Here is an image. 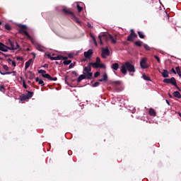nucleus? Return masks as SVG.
Masks as SVG:
<instances>
[{"label": "nucleus", "instance_id": "f257e3e1", "mask_svg": "<svg viewBox=\"0 0 181 181\" xmlns=\"http://www.w3.org/2000/svg\"><path fill=\"white\" fill-rule=\"evenodd\" d=\"M120 71L124 76L127 75V73H135V66L129 62H126L122 64Z\"/></svg>", "mask_w": 181, "mask_h": 181}, {"label": "nucleus", "instance_id": "f03ea898", "mask_svg": "<svg viewBox=\"0 0 181 181\" xmlns=\"http://www.w3.org/2000/svg\"><path fill=\"white\" fill-rule=\"evenodd\" d=\"M62 13H64V15H68V16H69V18L72 21H74V22H76V23H78V25H81V21H80V19H78V18L76 16L74 13L70 11V10L66 8H62Z\"/></svg>", "mask_w": 181, "mask_h": 181}, {"label": "nucleus", "instance_id": "7ed1b4c3", "mask_svg": "<svg viewBox=\"0 0 181 181\" xmlns=\"http://www.w3.org/2000/svg\"><path fill=\"white\" fill-rule=\"evenodd\" d=\"M90 64L93 69H106L105 64L101 63V59L98 57L95 62H90Z\"/></svg>", "mask_w": 181, "mask_h": 181}, {"label": "nucleus", "instance_id": "20e7f679", "mask_svg": "<svg viewBox=\"0 0 181 181\" xmlns=\"http://www.w3.org/2000/svg\"><path fill=\"white\" fill-rule=\"evenodd\" d=\"M83 73L88 80H91V78H93V72L91 71V64H90V62L87 66L83 68Z\"/></svg>", "mask_w": 181, "mask_h": 181}, {"label": "nucleus", "instance_id": "39448f33", "mask_svg": "<svg viewBox=\"0 0 181 181\" xmlns=\"http://www.w3.org/2000/svg\"><path fill=\"white\" fill-rule=\"evenodd\" d=\"M39 74H41L42 77L47 78L49 81H57V77H52L49 74H46V71L40 69L37 71Z\"/></svg>", "mask_w": 181, "mask_h": 181}, {"label": "nucleus", "instance_id": "423d86ee", "mask_svg": "<svg viewBox=\"0 0 181 181\" xmlns=\"http://www.w3.org/2000/svg\"><path fill=\"white\" fill-rule=\"evenodd\" d=\"M27 29H28V27L26 25H21L19 27L18 32H19V33H21V35H24V36H26V37H27V39H28V40H30V39H32V37L28 32Z\"/></svg>", "mask_w": 181, "mask_h": 181}, {"label": "nucleus", "instance_id": "0eeeda50", "mask_svg": "<svg viewBox=\"0 0 181 181\" xmlns=\"http://www.w3.org/2000/svg\"><path fill=\"white\" fill-rule=\"evenodd\" d=\"M163 81V83H165V84H172L173 86H175V88H177L178 91H181V89L177 86V83L176 82V78H175V77H172L170 78H165Z\"/></svg>", "mask_w": 181, "mask_h": 181}, {"label": "nucleus", "instance_id": "6e6552de", "mask_svg": "<svg viewBox=\"0 0 181 181\" xmlns=\"http://www.w3.org/2000/svg\"><path fill=\"white\" fill-rule=\"evenodd\" d=\"M10 50H21V46L16 42L9 41Z\"/></svg>", "mask_w": 181, "mask_h": 181}, {"label": "nucleus", "instance_id": "1a4fd4ad", "mask_svg": "<svg viewBox=\"0 0 181 181\" xmlns=\"http://www.w3.org/2000/svg\"><path fill=\"white\" fill-rule=\"evenodd\" d=\"M107 56H110V49H108V47L102 48L101 57L103 59H107Z\"/></svg>", "mask_w": 181, "mask_h": 181}, {"label": "nucleus", "instance_id": "9d476101", "mask_svg": "<svg viewBox=\"0 0 181 181\" xmlns=\"http://www.w3.org/2000/svg\"><path fill=\"white\" fill-rule=\"evenodd\" d=\"M0 74H2V76H6L8 74H11L13 76H16V71H6L5 69H4V68L3 69L0 68Z\"/></svg>", "mask_w": 181, "mask_h": 181}, {"label": "nucleus", "instance_id": "9b49d317", "mask_svg": "<svg viewBox=\"0 0 181 181\" xmlns=\"http://www.w3.org/2000/svg\"><path fill=\"white\" fill-rule=\"evenodd\" d=\"M140 66L143 69H149V65L146 63V58L141 59L140 61Z\"/></svg>", "mask_w": 181, "mask_h": 181}, {"label": "nucleus", "instance_id": "f8f14e48", "mask_svg": "<svg viewBox=\"0 0 181 181\" xmlns=\"http://www.w3.org/2000/svg\"><path fill=\"white\" fill-rule=\"evenodd\" d=\"M113 86L116 91H122V86H121V81H116L113 82Z\"/></svg>", "mask_w": 181, "mask_h": 181}, {"label": "nucleus", "instance_id": "ddd939ff", "mask_svg": "<svg viewBox=\"0 0 181 181\" xmlns=\"http://www.w3.org/2000/svg\"><path fill=\"white\" fill-rule=\"evenodd\" d=\"M135 37H137V35L135 33V31L134 30H131V33L127 37V42H133V40H134V39H135Z\"/></svg>", "mask_w": 181, "mask_h": 181}, {"label": "nucleus", "instance_id": "4468645a", "mask_svg": "<svg viewBox=\"0 0 181 181\" xmlns=\"http://www.w3.org/2000/svg\"><path fill=\"white\" fill-rule=\"evenodd\" d=\"M99 43L101 45H104V42H107V35L103 34L98 36Z\"/></svg>", "mask_w": 181, "mask_h": 181}, {"label": "nucleus", "instance_id": "2eb2a0df", "mask_svg": "<svg viewBox=\"0 0 181 181\" xmlns=\"http://www.w3.org/2000/svg\"><path fill=\"white\" fill-rule=\"evenodd\" d=\"M83 56L85 59H91V56H93V49H88L87 52H85Z\"/></svg>", "mask_w": 181, "mask_h": 181}, {"label": "nucleus", "instance_id": "dca6fc26", "mask_svg": "<svg viewBox=\"0 0 181 181\" xmlns=\"http://www.w3.org/2000/svg\"><path fill=\"white\" fill-rule=\"evenodd\" d=\"M35 62V58H31L28 61H27L25 64V69L28 70V67H30V65Z\"/></svg>", "mask_w": 181, "mask_h": 181}, {"label": "nucleus", "instance_id": "f3484780", "mask_svg": "<svg viewBox=\"0 0 181 181\" xmlns=\"http://www.w3.org/2000/svg\"><path fill=\"white\" fill-rule=\"evenodd\" d=\"M47 56L50 60H62L61 55H58L57 57H52L50 54H48Z\"/></svg>", "mask_w": 181, "mask_h": 181}, {"label": "nucleus", "instance_id": "a211bd4d", "mask_svg": "<svg viewBox=\"0 0 181 181\" xmlns=\"http://www.w3.org/2000/svg\"><path fill=\"white\" fill-rule=\"evenodd\" d=\"M83 5H84V4H83V2L76 3V8L78 9V13H80V12H81V11H83Z\"/></svg>", "mask_w": 181, "mask_h": 181}, {"label": "nucleus", "instance_id": "6ab92c4d", "mask_svg": "<svg viewBox=\"0 0 181 181\" xmlns=\"http://www.w3.org/2000/svg\"><path fill=\"white\" fill-rule=\"evenodd\" d=\"M0 50L1 52H8V46L5 44L0 42Z\"/></svg>", "mask_w": 181, "mask_h": 181}, {"label": "nucleus", "instance_id": "aec40b11", "mask_svg": "<svg viewBox=\"0 0 181 181\" xmlns=\"http://www.w3.org/2000/svg\"><path fill=\"white\" fill-rule=\"evenodd\" d=\"M148 115H150V117H156V111L151 107L148 110Z\"/></svg>", "mask_w": 181, "mask_h": 181}, {"label": "nucleus", "instance_id": "412c9836", "mask_svg": "<svg viewBox=\"0 0 181 181\" xmlns=\"http://www.w3.org/2000/svg\"><path fill=\"white\" fill-rule=\"evenodd\" d=\"M111 69L114 70L115 71H117L118 69H119V64L118 63H114L111 65Z\"/></svg>", "mask_w": 181, "mask_h": 181}, {"label": "nucleus", "instance_id": "4be33fe9", "mask_svg": "<svg viewBox=\"0 0 181 181\" xmlns=\"http://www.w3.org/2000/svg\"><path fill=\"white\" fill-rule=\"evenodd\" d=\"M86 78H87V76H86L85 74H82L78 76L76 81H77V83H81V81H83V80H86Z\"/></svg>", "mask_w": 181, "mask_h": 181}, {"label": "nucleus", "instance_id": "5701e85b", "mask_svg": "<svg viewBox=\"0 0 181 181\" xmlns=\"http://www.w3.org/2000/svg\"><path fill=\"white\" fill-rule=\"evenodd\" d=\"M109 39L111 40V42L113 45L117 44V37H114L112 35H110Z\"/></svg>", "mask_w": 181, "mask_h": 181}, {"label": "nucleus", "instance_id": "b1692460", "mask_svg": "<svg viewBox=\"0 0 181 181\" xmlns=\"http://www.w3.org/2000/svg\"><path fill=\"white\" fill-rule=\"evenodd\" d=\"M173 97H175V98H178L179 100H180L181 98V94H180V92L176 90V91H174L173 93Z\"/></svg>", "mask_w": 181, "mask_h": 181}, {"label": "nucleus", "instance_id": "393cba45", "mask_svg": "<svg viewBox=\"0 0 181 181\" xmlns=\"http://www.w3.org/2000/svg\"><path fill=\"white\" fill-rule=\"evenodd\" d=\"M161 74L164 78H168V77H169V71L166 69L163 70Z\"/></svg>", "mask_w": 181, "mask_h": 181}, {"label": "nucleus", "instance_id": "a878e982", "mask_svg": "<svg viewBox=\"0 0 181 181\" xmlns=\"http://www.w3.org/2000/svg\"><path fill=\"white\" fill-rule=\"evenodd\" d=\"M35 81L38 83L42 87H44L45 86V82L42 80H40L39 77L35 78Z\"/></svg>", "mask_w": 181, "mask_h": 181}, {"label": "nucleus", "instance_id": "bb28decb", "mask_svg": "<svg viewBox=\"0 0 181 181\" xmlns=\"http://www.w3.org/2000/svg\"><path fill=\"white\" fill-rule=\"evenodd\" d=\"M35 49L39 52H45V49H43V47H42V45H37L35 46Z\"/></svg>", "mask_w": 181, "mask_h": 181}, {"label": "nucleus", "instance_id": "cd10ccee", "mask_svg": "<svg viewBox=\"0 0 181 181\" xmlns=\"http://www.w3.org/2000/svg\"><path fill=\"white\" fill-rule=\"evenodd\" d=\"M175 72L177 74H178L179 77L181 78V71H180V66H176L175 67Z\"/></svg>", "mask_w": 181, "mask_h": 181}, {"label": "nucleus", "instance_id": "c85d7f7f", "mask_svg": "<svg viewBox=\"0 0 181 181\" xmlns=\"http://www.w3.org/2000/svg\"><path fill=\"white\" fill-rule=\"evenodd\" d=\"M143 78L144 80H146V81H152V79H151V77H149L145 74H143Z\"/></svg>", "mask_w": 181, "mask_h": 181}, {"label": "nucleus", "instance_id": "c756f323", "mask_svg": "<svg viewBox=\"0 0 181 181\" xmlns=\"http://www.w3.org/2000/svg\"><path fill=\"white\" fill-rule=\"evenodd\" d=\"M108 80V76H107V74H105L103 76V78L99 79V81L103 82V81H107Z\"/></svg>", "mask_w": 181, "mask_h": 181}, {"label": "nucleus", "instance_id": "7c9ffc66", "mask_svg": "<svg viewBox=\"0 0 181 181\" xmlns=\"http://www.w3.org/2000/svg\"><path fill=\"white\" fill-rule=\"evenodd\" d=\"M28 92L27 94H25L26 96H28V99L32 98L33 97V92H30L29 90H26Z\"/></svg>", "mask_w": 181, "mask_h": 181}, {"label": "nucleus", "instance_id": "2f4dec72", "mask_svg": "<svg viewBox=\"0 0 181 181\" xmlns=\"http://www.w3.org/2000/svg\"><path fill=\"white\" fill-rule=\"evenodd\" d=\"M138 35H139L140 39H145V35L144 34V33L139 31Z\"/></svg>", "mask_w": 181, "mask_h": 181}, {"label": "nucleus", "instance_id": "473e14b6", "mask_svg": "<svg viewBox=\"0 0 181 181\" xmlns=\"http://www.w3.org/2000/svg\"><path fill=\"white\" fill-rule=\"evenodd\" d=\"M26 100H29V98H28L26 95H23L21 98V101H26Z\"/></svg>", "mask_w": 181, "mask_h": 181}, {"label": "nucleus", "instance_id": "72a5a7b5", "mask_svg": "<svg viewBox=\"0 0 181 181\" xmlns=\"http://www.w3.org/2000/svg\"><path fill=\"white\" fill-rule=\"evenodd\" d=\"M4 28L6 30H12V27L9 24H6Z\"/></svg>", "mask_w": 181, "mask_h": 181}, {"label": "nucleus", "instance_id": "f704fd0d", "mask_svg": "<svg viewBox=\"0 0 181 181\" xmlns=\"http://www.w3.org/2000/svg\"><path fill=\"white\" fill-rule=\"evenodd\" d=\"M8 62L9 63H11L12 66H13V67H16V62L11 59H8Z\"/></svg>", "mask_w": 181, "mask_h": 181}, {"label": "nucleus", "instance_id": "c9c22d12", "mask_svg": "<svg viewBox=\"0 0 181 181\" xmlns=\"http://www.w3.org/2000/svg\"><path fill=\"white\" fill-rule=\"evenodd\" d=\"M138 47H142V42L141 41H136L134 43Z\"/></svg>", "mask_w": 181, "mask_h": 181}, {"label": "nucleus", "instance_id": "e433bc0d", "mask_svg": "<svg viewBox=\"0 0 181 181\" xmlns=\"http://www.w3.org/2000/svg\"><path fill=\"white\" fill-rule=\"evenodd\" d=\"M63 63H64V64L65 66H69V64H70L71 63V60L67 59V60L64 61Z\"/></svg>", "mask_w": 181, "mask_h": 181}, {"label": "nucleus", "instance_id": "4c0bfd02", "mask_svg": "<svg viewBox=\"0 0 181 181\" xmlns=\"http://www.w3.org/2000/svg\"><path fill=\"white\" fill-rule=\"evenodd\" d=\"M0 91H1V93H5V86L0 85Z\"/></svg>", "mask_w": 181, "mask_h": 181}, {"label": "nucleus", "instance_id": "58836bf2", "mask_svg": "<svg viewBox=\"0 0 181 181\" xmlns=\"http://www.w3.org/2000/svg\"><path fill=\"white\" fill-rule=\"evenodd\" d=\"M144 49H145L146 50H151V47L148 46V45H146V44H144Z\"/></svg>", "mask_w": 181, "mask_h": 181}, {"label": "nucleus", "instance_id": "ea45409f", "mask_svg": "<svg viewBox=\"0 0 181 181\" xmlns=\"http://www.w3.org/2000/svg\"><path fill=\"white\" fill-rule=\"evenodd\" d=\"M3 69L5 70V71H9V67L6 65H4Z\"/></svg>", "mask_w": 181, "mask_h": 181}, {"label": "nucleus", "instance_id": "a19ab883", "mask_svg": "<svg viewBox=\"0 0 181 181\" xmlns=\"http://www.w3.org/2000/svg\"><path fill=\"white\" fill-rule=\"evenodd\" d=\"M23 87L25 89L28 88V85L26 84V81H25V80L23 81Z\"/></svg>", "mask_w": 181, "mask_h": 181}, {"label": "nucleus", "instance_id": "79ce46f5", "mask_svg": "<svg viewBox=\"0 0 181 181\" xmlns=\"http://www.w3.org/2000/svg\"><path fill=\"white\" fill-rule=\"evenodd\" d=\"M68 57H64L63 55H61V60H64V62H66V60H68Z\"/></svg>", "mask_w": 181, "mask_h": 181}, {"label": "nucleus", "instance_id": "37998d69", "mask_svg": "<svg viewBox=\"0 0 181 181\" xmlns=\"http://www.w3.org/2000/svg\"><path fill=\"white\" fill-rule=\"evenodd\" d=\"M154 58L157 60L158 63H160V58L158 55H154Z\"/></svg>", "mask_w": 181, "mask_h": 181}, {"label": "nucleus", "instance_id": "c03bdc74", "mask_svg": "<svg viewBox=\"0 0 181 181\" xmlns=\"http://www.w3.org/2000/svg\"><path fill=\"white\" fill-rule=\"evenodd\" d=\"M100 76V72L99 71H96L94 73V77L95 78H97V77Z\"/></svg>", "mask_w": 181, "mask_h": 181}, {"label": "nucleus", "instance_id": "a18cd8bd", "mask_svg": "<svg viewBox=\"0 0 181 181\" xmlns=\"http://www.w3.org/2000/svg\"><path fill=\"white\" fill-rule=\"evenodd\" d=\"M100 86V82L96 81L93 83V87H98Z\"/></svg>", "mask_w": 181, "mask_h": 181}, {"label": "nucleus", "instance_id": "49530a36", "mask_svg": "<svg viewBox=\"0 0 181 181\" xmlns=\"http://www.w3.org/2000/svg\"><path fill=\"white\" fill-rule=\"evenodd\" d=\"M16 60L22 62V60H23V57H16Z\"/></svg>", "mask_w": 181, "mask_h": 181}, {"label": "nucleus", "instance_id": "de8ad7c7", "mask_svg": "<svg viewBox=\"0 0 181 181\" xmlns=\"http://www.w3.org/2000/svg\"><path fill=\"white\" fill-rule=\"evenodd\" d=\"M75 63H71L69 64V69H73V67H74Z\"/></svg>", "mask_w": 181, "mask_h": 181}, {"label": "nucleus", "instance_id": "09e8293b", "mask_svg": "<svg viewBox=\"0 0 181 181\" xmlns=\"http://www.w3.org/2000/svg\"><path fill=\"white\" fill-rule=\"evenodd\" d=\"M30 54H31L32 56H33V59H34V60H35V59H36V53H35V52H31Z\"/></svg>", "mask_w": 181, "mask_h": 181}, {"label": "nucleus", "instance_id": "8fccbe9b", "mask_svg": "<svg viewBox=\"0 0 181 181\" xmlns=\"http://www.w3.org/2000/svg\"><path fill=\"white\" fill-rule=\"evenodd\" d=\"M68 57H69V59H73V57H74V54H68Z\"/></svg>", "mask_w": 181, "mask_h": 181}, {"label": "nucleus", "instance_id": "3c124183", "mask_svg": "<svg viewBox=\"0 0 181 181\" xmlns=\"http://www.w3.org/2000/svg\"><path fill=\"white\" fill-rule=\"evenodd\" d=\"M42 67H44V69H48L49 68V64H45L43 66H42Z\"/></svg>", "mask_w": 181, "mask_h": 181}, {"label": "nucleus", "instance_id": "603ef678", "mask_svg": "<svg viewBox=\"0 0 181 181\" xmlns=\"http://www.w3.org/2000/svg\"><path fill=\"white\" fill-rule=\"evenodd\" d=\"M171 73H173L174 74H176V71L175 70V68H172Z\"/></svg>", "mask_w": 181, "mask_h": 181}, {"label": "nucleus", "instance_id": "864d4df0", "mask_svg": "<svg viewBox=\"0 0 181 181\" xmlns=\"http://www.w3.org/2000/svg\"><path fill=\"white\" fill-rule=\"evenodd\" d=\"M68 155H69V156L73 155V151H71V150L68 151Z\"/></svg>", "mask_w": 181, "mask_h": 181}, {"label": "nucleus", "instance_id": "5fc2aeb1", "mask_svg": "<svg viewBox=\"0 0 181 181\" xmlns=\"http://www.w3.org/2000/svg\"><path fill=\"white\" fill-rule=\"evenodd\" d=\"M72 74H74V76H78V74H77V72L76 71H74L72 72Z\"/></svg>", "mask_w": 181, "mask_h": 181}, {"label": "nucleus", "instance_id": "6e6d98bb", "mask_svg": "<svg viewBox=\"0 0 181 181\" xmlns=\"http://www.w3.org/2000/svg\"><path fill=\"white\" fill-rule=\"evenodd\" d=\"M168 97L170 98H173V96H172V94H170V93H168Z\"/></svg>", "mask_w": 181, "mask_h": 181}, {"label": "nucleus", "instance_id": "4d7b16f0", "mask_svg": "<svg viewBox=\"0 0 181 181\" xmlns=\"http://www.w3.org/2000/svg\"><path fill=\"white\" fill-rule=\"evenodd\" d=\"M165 15H166V16H167V18L169 19V14H168V12H166V11H165Z\"/></svg>", "mask_w": 181, "mask_h": 181}, {"label": "nucleus", "instance_id": "13d9d810", "mask_svg": "<svg viewBox=\"0 0 181 181\" xmlns=\"http://www.w3.org/2000/svg\"><path fill=\"white\" fill-rule=\"evenodd\" d=\"M93 37V40H94L95 45H97V41H95V38L94 37Z\"/></svg>", "mask_w": 181, "mask_h": 181}, {"label": "nucleus", "instance_id": "bf43d9fd", "mask_svg": "<svg viewBox=\"0 0 181 181\" xmlns=\"http://www.w3.org/2000/svg\"><path fill=\"white\" fill-rule=\"evenodd\" d=\"M165 102L167 103L168 105H170V102H169L168 100H165Z\"/></svg>", "mask_w": 181, "mask_h": 181}, {"label": "nucleus", "instance_id": "052dcab7", "mask_svg": "<svg viewBox=\"0 0 181 181\" xmlns=\"http://www.w3.org/2000/svg\"><path fill=\"white\" fill-rule=\"evenodd\" d=\"M88 28H93V26H91V24H90V23L88 24Z\"/></svg>", "mask_w": 181, "mask_h": 181}, {"label": "nucleus", "instance_id": "680f3d73", "mask_svg": "<svg viewBox=\"0 0 181 181\" xmlns=\"http://www.w3.org/2000/svg\"><path fill=\"white\" fill-rule=\"evenodd\" d=\"M26 51H27V52H30V48H27V49H26Z\"/></svg>", "mask_w": 181, "mask_h": 181}, {"label": "nucleus", "instance_id": "e2e57ef3", "mask_svg": "<svg viewBox=\"0 0 181 181\" xmlns=\"http://www.w3.org/2000/svg\"><path fill=\"white\" fill-rule=\"evenodd\" d=\"M151 0H146V2H150Z\"/></svg>", "mask_w": 181, "mask_h": 181}, {"label": "nucleus", "instance_id": "0e129e2a", "mask_svg": "<svg viewBox=\"0 0 181 181\" xmlns=\"http://www.w3.org/2000/svg\"><path fill=\"white\" fill-rule=\"evenodd\" d=\"M82 62H86V59H82Z\"/></svg>", "mask_w": 181, "mask_h": 181}, {"label": "nucleus", "instance_id": "69168bd1", "mask_svg": "<svg viewBox=\"0 0 181 181\" xmlns=\"http://www.w3.org/2000/svg\"><path fill=\"white\" fill-rule=\"evenodd\" d=\"M2 25V22L0 21V25Z\"/></svg>", "mask_w": 181, "mask_h": 181}, {"label": "nucleus", "instance_id": "338daca9", "mask_svg": "<svg viewBox=\"0 0 181 181\" xmlns=\"http://www.w3.org/2000/svg\"><path fill=\"white\" fill-rule=\"evenodd\" d=\"M115 74H117V72L115 71Z\"/></svg>", "mask_w": 181, "mask_h": 181}]
</instances>
